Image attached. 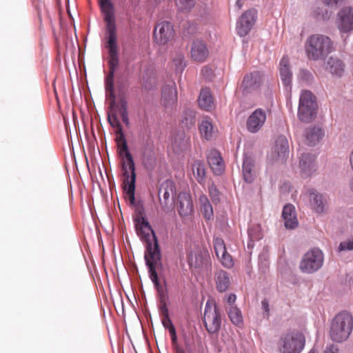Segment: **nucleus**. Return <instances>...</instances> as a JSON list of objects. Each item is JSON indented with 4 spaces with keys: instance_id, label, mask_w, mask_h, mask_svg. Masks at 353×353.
<instances>
[{
    "instance_id": "24",
    "label": "nucleus",
    "mask_w": 353,
    "mask_h": 353,
    "mask_svg": "<svg viewBox=\"0 0 353 353\" xmlns=\"http://www.w3.org/2000/svg\"><path fill=\"white\" fill-rule=\"evenodd\" d=\"M208 162L213 172L219 175L224 171V163L220 153L216 150H212L208 154Z\"/></svg>"
},
{
    "instance_id": "49",
    "label": "nucleus",
    "mask_w": 353,
    "mask_h": 353,
    "mask_svg": "<svg viewBox=\"0 0 353 353\" xmlns=\"http://www.w3.org/2000/svg\"><path fill=\"white\" fill-rule=\"evenodd\" d=\"M323 353H339V348L334 345H330L327 346Z\"/></svg>"
},
{
    "instance_id": "50",
    "label": "nucleus",
    "mask_w": 353,
    "mask_h": 353,
    "mask_svg": "<svg viewBox=\"0 0 353 353\" xmlns=\"http://www.w3.org/2000/svg\"><path fill=\"white\" fill-rule=\"evenodd\" d=\"M261 305H262L263 310L266 313L267 316H268L269 313H270V306H269L268 301L266 299L263 300L261 302Z\"/></svg>"
},
{
    "instance_id": "22",
    "label": "nucleus",
    "mask_w": 353,
    "mask_h": 353,
    "mask_svg": "<svg viewBox=\"0 0 353 353\" xmlns=\"http://www.w3.org/2000/svg\"><path fill=\"white\" fill-rule=\"evenodd\" d=\"M261 82L262 74L259 71H254L245 75L241 87L244 92H250L258 89Z\"/></svg>"
},
{
    "instance_id": "59",
    "label": "nucleus",
    "mask_w": 353,
    "mask_h": 353,
    "mask_svg": "<svg viewBox=\"0 0 353 353\" xmlns=\"http://www.w3.org/2000/svg\"><path fill=\"white\" fill-rule=\"evenodd\" d=\"M350 188H351L352 191L353 192V180L351 182Z\"/></svg>"
},
{
    "instance_id": "12",
    "label": "nucleus",
    "mask_w": 353,
    "mask_h": 353,
    "mask_svg": "<svg viewBox=\"0 0 353 353\" xmlns=\"http://www.w3.org/2000/svg\"><path fill=\"white\" fill-rule=\"evenodd\" d=\"M174 186L172 181L167 180L162 183L159 190V201L164 211L168 212L173 206Z\"/></svg>"
},
{
    "instance_id": "5",
    "label": "nucleus",
    "mask_w": 353,
    "mask_h": 353,
    "mask_svg": "<svg viewBox=\"0 0 353 353\" xmlns=\"http://www.w3.org/2000/svg\"><path fill=\"white\" fill-rule=\"evenodd\" d=\"M121 160V170L123 176V188L126 196L131 205L135 203V165L130 153H127L126 156L120 157Z\"/></svg>"
},
{
    "instance_id": "52",
    "label": "nucleus",
    "mask_w": 353,
    "mask_h": 353,
    "mask_svg": "<svg viewBox=\"0 0 353 353\" xmlns=\"http://www.w3.org/2000/svg\"><path fill=\"white\" fill-rule=\"evenodd\" d=\"M161 312L163 317L169 316L168 309L165 305V303L163 304L161 307Z\"/></svg>"
},
{
    "instance_id": "54",
    "label": "nucleus",
    "mask_w": 353,
    "mask_h": 353,
    "mask_svg": "<svg viewBox=\"0 0 353 353\" xmlns=\"http://www.w3.org/2000/svg\"><path fill=\"white\" fill-rule=\"evenodd\" d=\"M236 299V295L231 294L228 296L227 301L230 305H232L235 302Z\"/></svg>"
},
{
    "instance_id": "37",
    "label": "nucleus",
    "mask_w": 353,
    "mask_h": 353,
    "mask_svg": "<svg viewBox=\"0 0 353 353\" xmlns=\"http://www.w3.org/2000/svg\"><path fill=\"white\" fill-rule=\"evenodd\" d=\"M196 0H175L177 8L184 12H190L195 6Z\"/></svg>"
},
{
    "instance_id": "57",
    "label": "nucleus",
    "mask_w": 353,
    "mask_h": 353,
    "mask_svg": "<svg viewBox=\"0 0 353 353\" xmlns=\"http://www.w3.org/2000/svg\"><path fill=\"white\" fill-rule=\"evenodd\" d=\"M236 6L239 9H241L243 6V0H237L236 2Z\"/></svg>"
},
{
    "instance_id": "10",
    "label": "nucleus",
    "mask_w": 353,
    "mask_h": 353,
    "mask_svg": "<svg viewBox=\"0 0 353 353\" xmlns=\"http://www.w3.org/2000/svg\"><path fill=\"white\" fill-rule=\"evenodd\" d=\"M154 41L159 45H165L171 41L174 37L173 26L170 22L161 21L158 23L154 30Z\"/></svg>"
},
{
    "instance_id": "32",
    "label": "nucleus",
    "mask_w": 353,
    "mask_h": 353,
    "mask_svg": "<svg viewBox=\"0 0 353 353\" xmlns=\"http://www.w3.org/2000/svg\"><path fill=\"white\" fill-rule=\"evenodd\" d=\"M199 202L201 206V212L204 218L207 220L212 219L214 216L213 208L207 196L205 194L201 195Z\"/></svg>"
},
{
    "instance_id": "43",
    "label": "nucleus",
    "mask_w": 353,
    "mask_h": 353,
    "mask_svg": "<svg viewBox=\"0 0 353 353\" xmlns=\"http://www.w3.org/2000/svg\"><path fill=\"white\" fill-rule=\"evenodd\" d=\"M117 146L119 157H124L126 156L127 153H130L128 150L127 141L118 143Z\"/></svg>"
},
{
    "instance_id": "30",
    "label": "nucleus",
    "mask_w": 353,
    "mask_h": 353,
    "mask_svg": "<svg viewBox=\"0 0 353 353\" xmlns=\"http://www.w3.org/2000/svg\"><path fill=\"white\" fill-rule=\"evenodd\" d=\"M192 171L196 181L200 184H203L205 181L206 172L205 163L200 160H195L191 165Z\"/></svg>"
},
{
    "instance_id": "11",
    "label": "nucleus",
    "mask_w": 353,
    "mask_h": 353,
    "mask_svg": "<svg viewBox=\"0 0 353 353\" xmlns=\"http://www.w3.org/2000/svg\"><path fill=\"white\" fill-rule=\"evenodd\" d=\"M257 17V11L250 9L245 11L239 19L236 30L240 37L246 36L253 28Z\"/></svg>"
},
{
    "instance_id": "47",
    "label": "nucleus",
    "mask_w": 353,
    "mask_h": 353,
    "mask_svg": "<svg viewBox=\"0 0 353 353\" xmlns=\"http://www.w3.org/2000/svg\"><path fill=\"white\" fill-rule=\"evenodd\" d=\"M115 133H116V135H117V137H116V139H115V141L117 142V145L118 143H122L123 141H124V142L127 141L125 138L124 134L123 133V129H121V130L120 132L116 130Z\"/></svg>"
},
{
    "instance_id": "58",
    "label": "nucleus",
    "mask_w": 353,
    "mask_h": 353,
    "mask_svg": "<svg viewBox=\"0 0 353 353\" xmlns=\"http://www.w3.org/2000/svg\"><path fill=\"white\" fill-rule=\"evenodd\" d=\"M309 353H318V352H317V351H316V350H315L312 349V350H311L309 352Z\"/></svg>"
},
{
    "instance_id": "6",
    "label": "nucleus",
    "mask_w": 353,
    "mask_h": 353,
    "mask_svg": "<svg viewBox=\"0 0 353 353\" xmlns=\"http://www.w3.org/2000/svg\"><path fill=\"white\" fill-rule=\"evenodd\" d=\"M317 103L316 97L309 90H303L300 94L298 117L302 122L310 123L316 117Z\"/></svg>"
},
{
    "instance_id": "33",
    "label": "nucleus",
    "mask_w": 353,
    "mask_h": 353,
    "mask_svg": "<svg viewBox=\"0 0 353 353\" xmlns=\"http://www.w3.org/2000/svg\"><path fill=\"white\" fill-rule=\"evenodd\" d=\"M216 288L219 292H225L228 290L230 280L228 272L221 270L217 272L216 276Z\"/></svg>"
},
{
    "instance_id": "56",
    "label": "nucleus",
    "mask_w": 353,
    "mask_h": 353,
    "mask_svg": "<svg viewBox=\"0 0 353 353\" xmlns=\"http://www.w3.org/2000/svg\"><path fill=\"white\" fill-rule=\"evenodd\" d=\"M177 61H178L179 63H176V66L178 67V65H179V66H182L183 57L182 56H179Z\"/></svg>"
},
{
    "instance_id": "14",
    "label": "nucleus",
    "mask_w": 353,
    "mask_h": 353,
    "mask_svg": "<svg viewBox=\"0 0 353 353\" xmlns=\"http://www.w3.org/2000/svg\"><path fill=\"white\" fill-rule=\"evenodd\" d=\"M336 25L342 33H347L353 30V8L345 7L337 14Z\"/></svg>"
},
{
    "instance_id": "27",
    "label": "nucleus",
    "mask_w": 353,
    "mask_h": 353,
    "mask_svg": "<svg viewBox=\"0 0 353 353\" xmlns=\"http://www.w3.org/2000/svg\"><path fill=\"white\" fill-rule=\"evenodd\" d=\"M282 216L285 221V226L288 229H294L298 225V220L295 214L294 207L288 204L284 206Z\"/></svg>"
},
{
    "instance_id": "34",
    "label": "nucleus",
    "mask_w": 353,
    "mask_h": 353,
    "mask_svg": "<svg viewBox=\"0 0 353 353\" xmlns=\"http://www.w3.org/2000/svg\"><path fill=\"white\" fill-rule=\"evenodd\" d=\"M329 71L334 74L341 76L344 71V64L338 58L330 57L327 61Z\"/></svg>"
},
{
    "instance_id": "39",
    "label": "nucleus",
    "mask_w": 353,
    "mask_h": 353,
    "mask_svg": "<svg viewBox=\"0 0 353 353\" xmlns=\"http://www.w3.org/2000/svg\"><path fill=\"white\" fill-rule=\"evenodd\" d=\"M114 73L109 72L105 79V88L110 92L112 99L115 100V95L114 94Z\"/></svg>"
},
{
    "instance_id": "60",
    "label": "nucleus",
    "mask_w": 353,
    "mask_h": 353,
    "mask_svg": "<svg viewBox=\"0 0 353 353\" xmlns=\"http://www.w3.org/2000/svg\"><path fill=\"white\" fill-rule=\"evenodd\" d=\"M177 353H184V352H183V351H182V350H181V351H178V352H177Z\"/></svg>"
},
{
    "instance_id": "4",
    "label": "nucleus",
    "mask_w": 353,
    "mask_h": 353,
    "mask_svg": "<svg viewBox=\"0 0 353 353\" xmlns=\"http://www.w3.org/2000/svg\"><path fill=\"white\" fill-rule=\"evenodd\" d=\"M307 57L312 60L324 59L334 49L330 38L323 34H312L305 43Z\"/></svg>"
},
{
    "instance_id": "7",
    "label": "nucleus",
    "mask_w": 353,
    "mask_h": 353,
    "mask_svg": "<svg viewBox=\"0 0 353 353\" xmlns=\"http://www.w3.org/2000/svg\"><path fill=\"white\" fill-rule=\"evenodd\" d=\"M305 345V337L299 332L283 334L279 342L281 353H300Z\"/></svg>"
},
{
    "instance_id": "21",
    "label": "nucleus",
    "mask_w": 353,
    "mask_h": 353,
    "mask_svg": "<svg viewBox=\"0 0 353 353\" xmlns=\"http://www.w3.org/2000/svg\"><path fill=\"white\" fill-rule=\"evenodd\" d=\"M177 102V91L174 83L166 85L163 88L161 103L165 108H173Z\"/></svg>"
},
{
    "instance_id": "35",
    "label": "nucleus",
    "mask_w": 353,
    "mask_h": 353,
    "mask_svg": "<svg viewBox=\"0 0 353 353\" xmlns=\"http://www.w3.org/2000/svg\"><path fill=\"white\" fill-rule=\"evenodd\" d=\"M228 316L233 324L241 325L243 323V316L241 310L235 306H231L228 311Z\"/></svg>"
},
{
    "instance_id": "15",
    "label": "nucleus",
    "mask_w": 353,
    "mask_h": 353,
    "mask_svg": "<svg viewBox=\"0 0 353 353\" xmlns=\"http://www.w3.org/2000/svg\"><path fill=\"white\" fill-rule=\"evenodd\" d=\"M267 119L266 111L262 108L256 109L248 118L246 128L248 132L256 133L264 125Z\"/></svg>"
},
{
    "instance_id": "46",
    "label": "nucleus",
    "mask_w": 353,
    "mask_h": 353,
    "mask_svg": "<svg viewBox=\"0 0 353 353\" xmlns=\"http://www.w3.org/2000/svg\"><path fill=\"white\" fill-rule=\"evenodd\" d=\"M339 249L341 250H353V241H344L340 243Z\"/></svg>"
},
{
    "instance_id": "48",
    "label": "nucleus",
    "mask_w": 353,
    "mask_h": 353,
    "mask_svg": "<svg viewBox=\"0 0 353 353\" xmlns=\"http://www.w3.org/2000/svg\"><path fill=\"white\" fill-rule=\"evenodd\" d=\"M323 2L328 6L333 7L342 3L344 0H322Z\"/></svg>"
},
{
    "instance_id": "55",
    "label": "nucleus",
    "mask_w": 353,
    "mask_h": 353,
    "mask_svg": "<svg viewBox=\"0 0 353 353\" xmlns=\"http://www.w3.org/2000/svg\"><path fill=\"white\" fill-rule=\"evenodd\" d=\"M349 161H350V168L353 170V150H352V152L350 154Z\"/></svg>"
},
{
    "instance_id": "2",
    "label": "nucleus",
    "mask_w": 353,
    "mask_h": 353,
    "mask_svg": "<svg viewBox=\"0 0 353 353\" xmlns=\"http://www.w3.org/2000/svg\"><path fill=\"white\" fill-rule=\"evenodd\" d=\"M100 8L104 14V21L106 23V31L108 34L106 48L109 52V72L114 73L119 65L117 28L114 15V7L110 0H98Z\"/></svg>"
},
{
    "instance_id": "13",
    "label": "nucleus",
    "mask_w": 353,
    "mask_h": 353,
    "mask_svg": "<svg viewBox=\"0 0 353 353\" xmlns=\"http://www.w3.org/2000/svg\"><path fill=\"white\" fill-rule=\"evenodd\" d=\"M210 261L208 252L198 248L191 251L188 257V263L190 268L198 270L207 269Z\"/></svg>"
},
{
    "instance_id": "44",
    "label": "nucleus",
    "mask_w": 353,
    "mask_h": 353,
    "mask_svg": "<svg viewBox=\"0 0 353 353\" xmlns=\"http://www.w3.org/2000/svg\"><path fill=\"white\" fill-rule=\"evenodd\" d=\"M157 85V81L155 78H150L148 80L143 81V86L145 88V90H151L153 88H154Z\"/></svg>"
},
{
    "instance_id": "9",
    "label": "nucleus",
    "mask_w": 353,
    "mask_h": 353,
    "mask_svg": "<svg viewBox=\"0 0 353 353\" xmlns=\"http://www.w3.org/2000/svg\"><path fill=\"white\" fill-rule=\"evenodd\" d=\"M203 322L206 330L210 334L217 332L221 327V314L216 305L209 302L206 303Z\"/></svg>"
},
{
    "instance_id": "38",
    "label": "nucleus",
    "mask_w": 353,
    "mask_h": 353,
    "mask_svg": "<svg viewBox=\"0 0 353 353\" xmlns=\"http://www.w3.org/2000/svg\"><path fill=\"white\" fill-rule=\"evenodd\" d=\"M214 248L216 256H220V254H224L225 252L227 251L224 241L219 237H216L214 239Z\"/></svg>"
},
{
    "instance_id": "53",
    "label": "nucleus",
    "mask_w": 353,
    "mask_h": 353,
    "mask_svg": "<svg viewBox=\"0 0 353 353\" xmlns=\"http://www.w3.org/2000/svg\"><path fill=\"white\" fill-rule=\"evenodd\" d=\"M170 336H171V340H172V344L173 345L176 344V341H177L176 330H171V332H170Z\"/></svg>"
},
{
    "instance_id": "19",
    "label": "nucleus",
    "mask_w": 353,
    "mask_h": 353,
    "mask_svg": "<svg viewBox=\"0 0 353 353\" xmlns=\"http://www.w3.org/2000/svg\"><path fill=\"white\" fill-rule=\"evenodd\" d=\"M176 208L177 211L181 217H187L192 214L193 212V203L192 197L189 193H179Z\"/></svg>"
},
{
    "instance_id": "25",
    "label": "nucleus",
    "mask_w": 353,
    "mask_h": 353,
    "mask_svg": "<svg viewBox=\"0 0 353 353\" xmlns=\"http://www.w3.org/2000/svg\"><path fill=\"white\" fill-rule=\"evenodd\" d=\"M279 66L280 77L284 86L290 88L292 73L290 68L289 59L287 57H283L280 61Z\"/></svg>"
},
{
    "instance_id": "41",
    "label": "nucleus",
    "mask_w": 353,
    "mask_h": 353,
    "mask_svg": "<svg viewBox=\"0 0 353 353\" xmlns=\"http://www.w3.org/2000/svg\"><path fill=\"white\" fill-rule=\"evenodd\" d=\"M217 258L220 260L223 266L230 268L233 266L234 262L230 254L225 251L224 254H220L217 256Z\"/></svg>"
},
{
    "instance_id": "28",
    "label": "nucleus",
    "mask_w": 353,
    "mask_h": 353,
    "mask_svg": "<svg viewBox=\"0 0 353 353\" xmlns=\"http://www.w3.org/2000/svg\"><path fill=\"white\" fill-rule=\"evenodd\" d=\"M198 103L200 108L206 111H210L214 108V100L209 88H205L201 90Z\"/></svg>"
},
{
    "instance_id": "20",
    "label": "nucleus",
    "mask_w": 353,
    "mask_h": 353,
    "mask_svg": "<svg viewBox=\"0 0 353 353\" xmlns=\"http://www.w3.org/2000/svg\"><path fill=\"white\" fill-rule=\"evenodd\" d=\"M316 157L312 154H303L300 157L299 168L302 178H307L316 171Z\"/></svg>"
},
{
    "instance_id": "29",
    "label": "nucleus",
    "mask_w": 353,
    "mask_h": 353,
    "mask_svg": "<svg viewBox=\"0 0 353 353\" xmlns=\"http://www.w3.org/2000/svg\"><path fill=\"white\" fill-rule=\"evenodd\" d=\"M324 136L321 128L317 127L308 128L305 130V141L309 145H314Z\"/></svg>"
},
{
    "instance_id": "3",
    "label": "nucleus",
    "mask_w": 353,
    "mask_h": 353,
    "mask_svg": "<svg viewBox=\"0 0 353 353\" xmlns=\"http://www.w3.org/2000/svg\"><path fill=\"white\" fill-rule=\"evenodd\" d=\"M353 330V316L346 311L337 314L332 320L329 335L332 341L342 343L347 340Z\"/></svg>"
},
{
    "instance_id": "18",
    "label": "nucleus",
    "mask_w": 353,
    "mask_h": 353,
    "mask_svg": "<svg viewBox=\"0 0 353 353\" xmlns=\"http://www.w3.org/2000/svg\"><path fill=\"white\" fill-rule=\"evenodd\" d=\"M305 195L308 198L310 206L316 213L321 214L325 212L327 201L322 194L314 189H310Z\"/></svg>"
},
{
    "instance_id": "17",
    "label": "nucleus",
    "mask_w": 353,
    "mask_h": 353,
    "mask_svg": "<svg viewBox=\"0 0 353 353\" xmlns=\"http://www.w3.org/2000/svg\"><path fill=\"white\" fill-rule=\"evenodd\" d=\"M289 145L287 139L284 136L279 137L274 145L272 152V159L275 161L283 162L288 157Z\"/></svg>"
},
{
    "instance_id": "1",
    "label": "nucleus",
    "mask_w": 353,
    "mask_h": 353,
    "mask_svg": "<svg viewBox=\"0 0 353 353\" xmlns=\"http://www.w3.org/2000/svg\"><path fill=\"white\" fill-rule=\"evenodd\" d=\"M135 228L138 235L146 243L145 260L149 269L150 277L157 288L159 281L156 268L161 265V254L157 238L148 221L143 216L135 220Z\"/></svg>"
},
{
    "instance_id": "36",
    "label": "nucleus",
    "mask_w": 353,
    "mask_h": 353,
    "mask_svg": "<svg viewBox=\"0 0 353 353\" xmlns=\"http://www.w3.org/2000/svg\"><path fill=\"white\" fill-rule=\"evenodd\" d=\"M118 108V111L121 117L123 122L128 125L130 123L128 112V102L125 99H121L118 104L116 105V108Z\"/></svg>"
},
{
    "instance_id": "16",
    "label": "nucleus",
    "mask_w": 353,
    "mask_h": 353,
    "mask_svg": "<svg viewBox=\"0 0 353 353\" xmlns=\"http://www.w3.org/2000/svg\"><path fill=\"white\" fill-rule=\"evenodd\" d=\"M191 59L196 63H203L209 56V50L206 43L201 40H194L190 47Z\"/></svg>"
},
{
    "instance_id": "40",
    "label": "nucleus",
    "mask_w": 353,
    "mask_h": 353,
    "mask_svg": "<svg viewBox=\"0 0 353 353\" xmlns=\"http://www.w3.org/2000/svg\"><path fill=\"white\" fill-rule=\"evenodd\" d=\"M185 118L182 121L183 123L187 127L190 128L195 123V115L194 112L192 110H186L184 112Z\"/></svg>"
},
{
    "instance_id": "51",
    "label": "nucleus",
    "mask_w": 353,
    "mask_h": 353,
    "mask_svg": "<svg viewBox=\"0 0 353 353\" xmlns=\"http://www.w3.org/2000/svg\"><path fill=\"white\" fill-rule=\"evenodd\" d=\"M201 74L208 78L212 74V70L211 68L205 66L201 70Z\"/></svg>"
},
{
    "instance_id": "42",
    "label": "nucleus",
    "mask_w": 353,
    "mask_h": 353,
    "mask_svg": "<svg viewBox=\"0 0 353 353\" xmlns=\"http://www.w3.org/2000/svg\"><path fill=\"white\" fill-rule=\"evenodd\" d=\"M209 194L214 202H219L220 201L221 193L216 186L212 183L208 186Z\"/></svg>"
},
{
    "instance_id": "45",
    "label": "nucleus",
    "mask_w": 353,
    "mask_h": 353,
    "mask_svg": "<svg viewBox=\"0 0 353 353\" xmlns=\"http://www.w3.org/2000/svg\"><path fill=\"white\" fill-rule=\"evenodd\" d=\"M162 324L165 328L168 329L169 332H171V330H175L170 316L163 317Z\"/></svg>"
},
{
    "instance_id": "31",
    "label": "nucleus",
    "mask_w": 353,
    "mask_h": 353,
    "mask_svg": "<svg viewBox=\"0 0 353 353\" xmlns=\"http://www.w3.org/2000/svg\"><path fill=\"white\" fill-rule=\"evenodd\" d=\"M108 120L110 125L115 128L116 130L120 132L122 129L121 123L117 118V110H116V101L113 99L111 100L110 103V110L108 114Z\"/></svg>"
},
{
    "instance_id": "8",
    "label": "nucleus",
    "mask_w": 353,
    "mask_h": 353,
    "mask_svg": "<svg viewBox=\"0 0 353 353\" xmlns=\"http://www.w3.org/2000/svg\"><path fill=\"white\" fill-rule=\"evenodd\" d=\"M323 252L316 248L312 249L305 253L300 263V269L305 273H313L323 265Z\"/></svg>"
},
{
    "instance_id": "26",
    "label": "nucleus",
    "mask_w": 353,
    "mask_h": 353,
    "mask_svg": "<svg viewBox=\"0 0 353 353\" xmlns=\"http://www.w3.org/2000/svg\"><path fill=\"white\" fill-rule=\"evenodd\" d=\"M243 175L245 181L251 183L256 176L254 170V160L252 157L245 156L243 162Z\"/></svg>"
},
{
    "instance_id": "23",
    "label": "nucleus",
    "mask_w": 353,
    "mask_h": 353,
    "mask_svg": "<svg viewBox=\"0 0 353 353\" xmlns=\"http://www.w3.org/2000/svg\"><path fill=\"white\" fill-rule=\"evenodd\" d=\"M201 137L210 141L214 139L217 132V128L213 125L212 120L209 117H203L199 125Z\"/></svg>"
}]
</instances>
